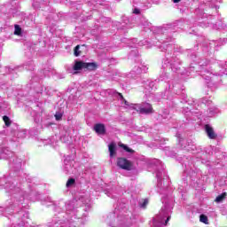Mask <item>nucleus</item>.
Segmentation results:
<instances>
[{"instance_id":"39448f33","label":"nucleus","mask_w":227,"mask_h":227,"mask_svg":"<svg viewBox=\"0 0 227 227\" xmlns=\"http://www.w3.org/2000/svg\"><path fill=\"white\" fill-rule=\"evenodd\" d=\"M94 130L96 134L100 136H104L106 134V124L104 123H97L94 125Z\"/></svg>"},{"instance_id":"ddd939ff","label":"nucleus","mask_w":227,"mask_h":227,"mask_svg":"<svg viewBox=\"0 0 227 227\" xmlns=\"http://www.w3.org/2000/svg\"><path fill=\"white\" fill-rule=\"evenodd\" d=\"M75 184V179L69 178L66 184V187H72Z\"/></svg>"},{"instance_id":"f257e3e1","label":"nucleus","mask_w":227,"mask_h":227,"mask_svg":"<svg viewBox=\"0 0 227 227\" xmlns=\"http://www.w3.org/2000/svg\"><path fill=\"white\" fill-rule=\"evenodd\" d=\"M97 68H98V64H97V62H84L82 60H75L73 67L74 72H79L80 70L95 72Z\"/></svg>"},{"instance_id":"f3484780","label":"nucleus","mask_w":227,"mask_h":227,"mask_svg":"<svg viewBox=\"0 0 227 227\" xmlns=\"http://www.w3.org/2000/svg\"><path fill=\"white\" fill-rule=\"evenodd\" d=\"M171 220V216H168L166 221H165V226H168V223Z\"/></svg>"},{"instance_id":"2eb2a0df","label":"nucleus","mask_w":227,"mask_h":227,"mask_svg":"<svg viewBox=\"0 0 227 227\" xmlns=\"http://www.w3.org/2000/svg\"><path fill=\"white\" fill-rule=\"evenodd\" d=\"M146 205H148V199L144 200L140 207H142V208H146Z\"/></svg>"},{"instance_id":"a211bd4d","label":"nucleus","mask_w":227,"mask_h":227,"mask_svg":"<svg viewBox=\"0 0 227 227\" xmlns=\"http://www.w3.org/2000/svg\"><path fill=\"white\" fill-rule=\"evenodd\" d=\"M117 94L119 95V97H121V100H125V98H123V94L117 92Z\"/></svg>"},{"instance_id":"4468645a","label":"nucleus","mask_w":227,"mask_h":227,"mask_svg":"<svg viewBox=\"0 0 227 227\" xmlns=\"http://www.w3.org/2000/svg\"><path fill=\"white\" fill-rule=\"evenodd\" d=\"M55 119L57 120V121H59L63 119V114L57 112L55 114Z\"/></svg>"},{"instance_id":"0eeeda50","label":"nucleus","mask_w":227,"mask_h":227,"mask_svg":"<svg viewBox=\"0 0 227 227\" xmlns=\"http://www.w3.org/2000/svg\"><path fill=\"white\" fill-rule=\"evenodd\" d=\"M226 196H227V192H223L222 194L218 195L215 201L216 203H221V201H224V200H226Z\"/></svg>"},{"instance_id":"aec40b11","label":"nucleus","mask_w":227,"mask_h":227,"mask_svg":"<svg viewBox=\"0 0 227 227\" xmlns=\"http://www.w3.org/2000/svg\"><path fill=\"white\" fill-rule=\"evenodd\" d=\"M132 109L137 112L139 111V108H137L136 106H132Z\"/></svg>"},{"instance_id":"f8f14e48","label":"nucleus","mask_w":227,"mask_h":227,"mask_svg":"<svg viewBox=\"0 0 227 227\" xmlns=\"http://www.w3.org/2000/svg\"><path fill=\"white\" fill-rule=\"evenodd\" d=\"M200 223H203L204 224H208V217L205 215H200Z\"/></svg>"},{"instance_id":"6e6552de","label":"nucleus","mask_w":227,"mask_h":227,"mask_svg":"<svg viewBox=\"0 0 227 227\" xmlns=\"http://www.w3.org/2000/svg\"><path fill=\"white\" fill-rule=\"evenodd\" d=\"M14 35H16V36H20V35H22V28L20 27V26H14Z\"/></svg>"},{"instance_id":"20e7f679","label":"nucleus","mask_w":227,"mask_h":227,"mask_svg":"<svg viewBox=\"0 0 227 227\" xmlns=\"http://www.w3.org/2000/svg\"><path fill=\"white\" fill-rule=\"evenodd\" d=\"M205 132L209 139H217V134H215L214 128H212L210 125H205Z\"/></svg>"},{"instance_id":"dca6fc26","label":"nucleus","mask_w":227,"mask_h":227,"mask_svg":"<svg viewBox=\"0 0 227 227\" xmlns=\"http://www.w3.org/2000/svg\"><path fill=\"white\" fill-rule=\"evenodd\" d=\"M133 13H135L136 15H139V13H141V11L137 8H135Z\"/></svg>"},{"instance_id":"6ab92c4d","label":"nucleus","mask_w":227,"mask_h":227,"mask_svg":"<svg viewBox=\"0 0 227 227\" xmlns=\"http://www.w3.org/2000/svg\"><path fill=\"white\" fill-rule=\"evenodd\" d=\"M124 101L125 106H129V101L127 99H122Z\"/></svg>"},{"instance_id":"f03ea898","label":"nucleus","mask_w":227,"mask_h":227,"mask_svg":"<svg viewBox=\"0 0 227 227\" xmlns=\"http://www.w3.org/2000/svg\"><path fill=\"white\" fill-rule=\"evenodd\" d=\"M117 166L121 169H125V171L132 170V161L127 160V158H117Z\"/></svg>"},{"instance_id":"423d86ee","label":"nucleus","mask_w":227,"mask_h":227,"mask_svg":"<svg viewBox=\"0 0 227 227\" xmlns=\"http://www.w3.org/2000/svg\"><path fill=\"white\" fill-rule=\"evenodd\" d=\"M108 150L110 153V157H114V155H116V144L111 143L108 145Z\"/></svg>"},{"instance_id":"9b49d317","label":"nucleus","mask_w":227,"mask_h":227,"mask_svg":"<svg viewBox=\"0 0 227 227\" xmlns=\"http://www.w3.org/2000/svg\"><path fill=\"white\" fill-rule=\"evenodd\" d=\"M3 120L6 127H10L12 125V121L10 120V117H8L7 115H4Z\"/></svg>"},{"instance_id":"7ed1b4c3","label":"nucleus","mask_w":227,"mask_h":227,"mask_svg":"<svg viewBox=\"0 0 227 227\" xmlns=\"http://www.w3.org/2000/svg\"><path fill=\"white\" fill-rule=\"evenodd\" d=\"M153 106L150 103H144L138 107V110H137L138 114H153Z\"/></svg>"},{"instance_id":"412c9836","label":"nucleus","mask_w":227,"mask_h":227,"mask_svg":"<svg viewBox=\"0 0 227 227\" xmlns=\"http://www.w3.org/2000/svg\"><path fill=\"white\" fill-rule=\"evenodd\" d=\"M172 1H173V3L176 4V3H180V1H182V0H172Z\"/></svg>"},{"instance_id":"9d476101","label":"nucleus","mask_w":227,"mask_h":227,"mask_svg":"<svg viewBox=\"0 0 227 227\" xmlns=\"http://www.w3.org/2000/svg\"><path fill=\"white\" fill-rule=\"evenodd\" d=\"M81 49V45H76L74 49V55L76 57V58H79V56H81V51H79Z\"/></svg>"},{"instance_id":"1a4fd4ad","label":"nucleus","mask_w":227,"mask_h":227,"mask_svg":"<svg viewBox=\"0 0 227 227\" xmlns=\"http://www.w3.org/2000/svg\"><path fill=\"white\" fill-rule=\"evenodd\" d=\"M121 148L125 150V152H128V153H135V152H136L133 149H130L129 147H128L127 145H125V144H121Z\"/></svg>"}]
</instances>
